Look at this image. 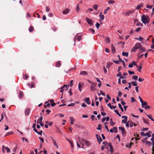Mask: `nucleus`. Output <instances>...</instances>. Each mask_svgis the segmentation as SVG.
<instances>
[{"mask_svg":"<svg viewBox=\"0 0 154 154\" xmlns=\"http://www.w3.org/2000/svg\"><path fill=\"white\" fill-rule=\"evenodd\" d=\"M141 21L143 23L146 24L149 23L150 18L148 15L143 14L141 17Z\"/></svg>","mask_w":154,"mask_h":154,"instance_id":"1","label":"nucleus"},{"mask_svg":"<svg viewBox=\"0 0 154 154\" xmlns=\"http://www.w3.org/2000/svg\"><path fill=\"white\" fill-rule=\"evenodd\" d=\"M142 107L144 108L145 109H149L150 108V106L148 105L146 101H144L143 103H142Z\"/></svg>","mask_w":154,"mask_h":154,"instance_id":"2","label":"nucleus"},{"mask_svg":"<svg viewBox=\"0 0 154 154\" xmlns=\"http://www.w3.org/2000/svg\"><path fill=\"white\" fill-rule=\"evenodd\" d=\"M134 11V10H131L127 11L123 13V14L125 16H129L130 14L133 13Z\"/></svg>","mask_w":154,"mask_h":154,"instance_id":"3","label":"nucleus"},{"mask_svg":"<svg viewBox=\"0 0 154 154\" xmlns=\"http://www.w3.org/2000/svg\"><path fill=\"white\" fill-rule=\"evenodd\" d=\"M103 144L104 145V147L105 148L107 149L109 147V145H110L111 143H109L106 141H104L103 143Z\"/></svg>","mask_w":154,"mask_h":154,"instance_id":"4","label":"nucleus"},{"mask_svg":"<svg viewBox=\"0 0 154 154\" xmlns=\"http://www.w3.org/2000/svg\"><path fill=\"white\" fill-rule=\"evenodd\" d=\"M119 129L121 131L123 135H125L126 134L125 130L124 127H119Z\"/></svg>","mask_w":154,"mask_h":154,"instance_id":"5","label":"nucleus"},{"mask_svg":"<svg viewBox=\"0 0 154 154\" xmlns=\"http://www.w3.org/2000/svg\"><path fill=\"white\" fill-rule=\"evenodd\" d=\"M86 20L89 25H93V22L91 19H89L88 17H87L86 18Z\"/></svg>","mask_w":154,"mask_h":154,"instance_id":"6","label":"nucleus"},{"mask_svg":"<svg viewBox=\"0 0 154 154\" xmlns=\"http://www.w3.org/2000/svg\"><path fill=\"white\" fill-rule=\"evenodd\" d=\"M122 118H124L125 119H122V123H126L127 121L128 120L127 116H123L122 117Z\"/></svg>","mask_w":154,"mask_h":154,"instance_id":"7","label":"nucleus"},{"mask_svg":"<svg viewBox=\"0 0 154 154\" xmlns=\"http://www.w3.org/2000/svg\"><path fill=\"white\" fill-rule=\"evenodd\" d=\"M111 52L112 54H114L116 51V50L115 47L114 46L113 44L111 45Z\"/></svg>","mask_w":154,"mask_h":154,"instance_id":"8","label":"nucleus"},{"mask_svg":"<svg viewBox=\"0 0 154 154\" xmlns=\"http://www.w3.org/2000/svg\"><path fill=\"white\" fill-rule=\"evenodd\" d=\"M90 98L89 97H87L85 98L84 100V101L88 104L90 105L91 103L89 101Z\"/></svg>","mask_w":154,"mask_h":154,"instance_id":"9","label":"nucleus"},{"mask_svg":"<svg viewBox=\"0 0 154 154\" xmlns=\"http://www.w3.org/2000/svg\"><path fill=\"white\" fill-rule=\"evenodd\" d=\"M30 110V109L29 108H28L25 110V113L26 116H28L29 115Z\"/></svg>","mask_w":154,"mask_h":154,"instance_id":"10","label":"nucleus"},{"mask_svg":"<svg viewBox=\"0 0 154 154\" xmlns=\"http://www.w3.org/2000/svg\"><path fill=\"white\" fill-rule=\"evenodd\" d=\"M141 46V44L140 43L138 42L136 43L134 46H135L137 49L140 48Z\"/></svg>","mask_w":154,"mask_h":154,"instance_id":"11","label":"nucleus"},{"mask_svg":"<svg viewBox=\"0 0 154 154\" xmlns=\"http://www.w3.org/2000/svg\"><path fill=\"white\" fill-rule=\"evenodd\" d=\"M51 139L52 141L53 142V143H54V146H56L57 149H58V146L57 145V144L55 141L52 137H51Z\"/></svg>","mask_w":154,"mask_h":154,"instance_id":"12","label":"nucleus"},{"mask_svg":"<svg viewBox=\"0 0 154 154\" xmlns=\"http://www.w3.org/2000/svg\"><path fill=\"white\" fill-rule=\"evenodd\" d=\"M82 140L84 143H85L86 145L88 146L90 145V143L88 141L84 139H82Z\"/></svg>","mask_w":154,"mask_h":154,"instance_id":"13","label":"nucleus"},{"mask_svg":"<svg viewBox=\"0 0 154 154\" xmlns=\"http://www.w3.org/2000/svg\"><path fill=\"white\" fill-rule=\"evenodd\" d=\"M84 85V83H82V85H81V84L80 83H79V90L81 91L82 90V87L83 85Z\"/></svg>","mask_w":154,"mask_h":154,"instance_id":"14","label":"nucleus"},{"mask_svg":"<svg viewBox=\"0 0 154 154\" xmlns=\"http://www.w3.org/2000/svg\"><path fill=\"white\" fill-rule=\"evenodd\" d=\"M61 65V63L60 61L57 62L55 63V66L57 67H59Z\"/></svg>","mask_w":154,"mask_h":154,"instance_id":"15","label":"nucleus"},{"mask_svg":"<svg viewBox=\"0 0 154 154\" xmlns=\"http://www.w3.org/2000/svg\"><path fill=\"white\" fill-rule=\"evenodd\" d=\"M23 96V93L22 91H20L19 94V97L20 98H22Z\"/></svg>","mask_w":154,"mask_h":154,"instance_id":"16","label":"nucleus"},{"mask_svg":"<svg viewBox=\"0 0 154 154\" xmlns=\"http://www.w3.org/2000/svg\"><path fill=\"white\" fill-rule=\"evenodd\" d=\"M143 7V3H141L139 5H138L136 7V9L137 10L140 9L141 8Z\"/></svg>","mask_w":154,"mask_h":154,"instance_id":"17","label":"nucleus"},{"mask_svg":"<svg viewBox=\"0 0 154 154\" xmlns=\"http://www.w3.org/2000/svg\"><path fill=\"white\" fill-rule=\"evenodd\" d=\"M135 39L141 41L142 42L143 41L144 39L141 36H140L139 38L136 37L135 38Z\"/></svg>","mask_w":154,"mask_h":154,"instance_id":"18","label":"nucleus"},{"mask_svg":"<svg viewBox=\"0 0 154 154\" xmlns=\"http://www.w3.org/2000/svg\"><path fill=\"white\" fill-rule=\"evenodd\" d=\"M69 12V10L68 9H66V10L63 11V13L64 14H68Z\"/></svg>","mask_w":154,"mask_h":154,"instance_id":"19","label":"nucleus"},{"mask_svg":"<svg viewBox=\"0 0 154 154\" xmlns=\"http://www.w3.org/2000/svg\"><path fill=\"white\" fill-rule=\"evenodd\" d=\"M130 126L131 127H133L134 125V126H136L137 125L135 124V123L132 122H129Z\"/></svg>","mask_w":154,"mask_h":154,"instance_id":"20","label":"nucleus"},{"mask_svg":"<svg viewBox=\"0 0 154 154\" xmlns=\"http://www.w3.org/2000/svg\"><path fill=\"white\" fill-rule=\"evenodd\" d=\"M80 74L82 75H86L88 74V73L85 71H83L80 72Z\"/></svg>","mask_w":154,"mask_h":154,"instance_id":"21","label":"nucleus"},{"mask_svg":"<svg viewBox=\"0 0 154 154\" xmlns=\"http://www.w3.org/2000/svg\"><path fill=\"white\" fill-rule=\"evenodd\" d=\"M34 28L33 26H31L29 28V32H32L34 30Z\"/></svg>","mask_w":154,"mask_h":154,"instance_id":"22","label":"nucleus"},{"mask_svg":"<svg viewBox=\"0 0 154 154\" xmlns=\"http://www.w3.org/2000/svg\"><path fill=\"white\" fill-rule=\"evenodd\" d=\"M69 86L67 85H64L63 87H62L61 88V89H62L63 88H64V89H65V90H67Z\"/></svg>","mask_w":154,"mask_h":154,"instance_id":"23","label":"nucleus"},{"mask_svg":"<svg viewBox=\"0 0 154 154\" xmlns=\"http://www.w3.org/2000/svg\"><path fill=\"white\" fill-rule=\"evenodd\" d=\"M50 102L51 103V104L52 106H54L56 105L53 100H50Z\"/></svg>","mask_w":154,"mask_h":154,"instance_id":"24","label":"nucleus"},{"mask_svg":"<svg viewBox=\"0 0 154 154\" xmlns=\"http://www.w3.org/2000/svg\"><path fill=\"white\" fill-rule=\"evenodd\" d=\"M140 49L141 51L140 52V53L142 52L143 51H145L146 50V49L145 48L143 47L142 46H141Z\"/></svg>","mask_w":154,"mask_h":154,"instance_id":"25","label":"nucleus"},{"mask_svg":"<svg viewBox=\"0 0 154 154\" xmlns=\"http://www.w3.org/2000/svg\"><path fill=\"white\" fill-rule=\"evenodd\" d=\"M82 36L81 35H78L76 36V39L78 41H80L82 39Z\"/></svg>","mask_w":154,"mask_h":154,"instance_id":"26","label":"nucleus"},{"mask_svg":"<svg viewBox=\"0 0 154 154\" xmlns=\"http://www.w3.org/2000/svg\"><path fill=\"white\" fill-rule=\"evenodd\" d=\"M69 142V143H70L71 145V147L72 148H73V146H74V145H73V142L72 141H71L70 140H69L68 139H66Z\"/></svg>","mask_w":154,"mask_h":154,"instance_id":"27","label":"nucleus"},{"mask_svg":"<svg viewBox=\"0 0 154 154\" xmlns=\"http://www.w3.org/2000/svg\"><path fill=\"white\" fill-rule=\"evenodd\" d=\"M131 83L134 86H137V84L136 81L132 82H131Z\"/></svg>","mask_w":154,"mask_h":154,"instance_id":"28","label":"nucleus"},{"mask_svg":"<svg viewBox=\"0 0 154 154\" xmlns=\"http://www.w3.org/2000/svg\"><path fill=\"white\" fill-rule=\"evenodd\" d=\"M143 122L144 123L147 124H148L149 125V122L148 121V119L147 120L145 118H143Z\"/></svg>","mask_w":154,"mask_h":154,"instance_id":"29","label":"nucleus"},{"mask_svg":"<svg viewBox=\"0 0 154 154\" xmlns=\"http://www.w3.org/2000/svg\"><path fill=\"white\" fill-rule=\"evenodd\" d=\"M42 119L43 117H41L38 119L37 121V123L38 124L39 122H42Z\"/></svg>","mask_w":154,"mask_h":154,"instance_id":"30","label":"nucleus"},{"mask_svg":"<svg viewBox=\"0 0 154 154\" xmlns=\"http://www.w3.org/2000/svg\"><path fill=\"white\" fill-rule=\"evenodd\" d=\"M122 55L123 56L128 57V52H123L122 53Z\"/></svg>","mask_w":154,"mask_h":154,"instance_id":"31","label":"nucleus"},{"mask_svg":"<svg viewBox=\"0 0 154 154\" xmlns=\"http://www.w3.org/2000/svg\"><path fill=\"white\" fill-rule=\"evenodd\" d=\"M105 40L107 43H109L110 42V39L109 37H106Z\"/></svg>","mask_w":154,"mask_h":154,"instance_id":"32","label":"nucleus"},{"mask_svg":"<svg viewBox=\"0 0 154 154\" xmlns=\"http://www.w3.org/2000/svg\"><path fill=\"white\" fill-rule=\"evenodd\" d=\"M23 77L24 80H26L29 78V76L27 74H25L23 75Z\"/></svg>","mask_w":154,"mask_h":154,"instance_id":"33","label":"nucleus"},{"mask_svg":"<svg viewBox=\"0 0 154 154\" xmlns=\"http://www.w3.org/2000/svg\"><path fill=\"white\" fill-rule=\"evenodd\" d=\"M112 63L109 62V63H107V65L106 66V67L107 68H109V67L110 66L112 65Z\"/></svg>","mask_w":154,"mask_h":154,"instance_id":"34","label":"nucleus"},{"mask_svg":"<svg viewBox=\"0 0 154 154\" xmlns=\"http://www.w3.org/2000/svg\"><path fill=\"white\" fill-rule=\"evenodd\" d=\"M138 67V71L139 72H141V69H142V65L141 64H140V65H139V66L137 67Z\"/></svg>","mask_w":154,"mask_h":154,"instance_id":"35","label":"nucleus"},{"mask_svg":"<svg viewBox=\"0 0 154 154\" xmlns=\"http://www.w3.org/2000/svg\"><path fill=\"white\" fill-rule=\"evenodd\" d=\"M110 125H111L113 126H114L115 124V123L112 121V119L111 118L110 120Z\"/></svg>","mask_w":154,"mask_h":154,"instance_id":"36","label":"nucleus"},{"mask_svg":"<svg viewBox=\"0 0 154 154\" xmlns=\"http://www.w3.org/2000/svg\"><path fill=\"white\" fill-rule=\"evenodd\" d=\"M137 49L135 46H134L131 50V52H135Z\"/></svg>","mask_w":154,"mask_h":154,"instance_id":"37","label":"nucleus"},{"mask_svg":"<svg viewBox=\"0 0 154 154\" xmlns=\"http://www.w3.org/2000/svg\"><path fill=\"white\" fill-rule=\"evenodd\" d=\"M89 31L92 32V33L93 34H94L95 33V31L92 28H89L88 29Z\"/></svg>","mask_w":154,"mask_h":154,"instance_id":"38","label":"nucleus"},{"mask_svg":"<svg viewBox=\"0 0 154 154\" xmlns=\"http://www.w3.org/2000/svg\"><path fill=\"white\" fill-rule=\"evenodd\" d=\"M150 131H149L147 133H146V136H147L148 137H149L151 136L150 134L149 133H151Z\"/></svg>","mask_w":154,"mask_h":154,"instance_id":"39","label":"nucleus"},{"mask_svg":"<svg viewBox=\"0 0 154 154\" xmlns=\"http://www.w3.org/2000/svg\"><path fill=\"white\" fill-rule=\"evenodd\" d=\"M110 9V8L109 7H108L106 9H105L104 10V12H103L104 14H106L107 11L108 10H109Z\"/></svg>","mask_w":154,"mask_h":154,"instance_id":"40","label":"nucleus"},{"mask_svg":"<svg viewBox=\"0 0 154 154\" xmlns=\"http://www.w3.org/2000/svg\"><path fill=\"white\" fill-rule=\"evenodd\" d=\"M118 106H119V108L121 109V111L122 112H123L124 109L122 107V106L120 103L118 104Z\"/></svg>","mask_w":154,"mask_h":154,"instance_id":"41","label":"nucleus"},{"mask_svg":"<svg viewBox=\"0 0 154 154\" xmlns=\"http://www.w3.org/2000/svg\"><path fill=\"white\" fill-rule=\"evenodd\" d=\"M109 147L110 149V152L111 153H112L113 151V148L112 146L111 145V144L109 145Z\"/></svg>","mask_w":154,"mask_h":154,"instance_id":"42","label":"nucleus"},{"mask_svg":"<svg viewBox=\"0 0 154 154\" xmlns=\"http://www.w3.org/2000/svg\"><path fill=\"white\" fill-rule=\"evenodd\" d=\"M97 7L98 5L96 4L94 5L93 6L94 9L95 10H97Z\"/></svg>","mask_w":154,"mask_h":154,"instance_id":"43","label":"nucleus"},{"mask_svg":"<svg viewBox=\"0 0 154 154\" xmlns=\"http://www.w3.org/2000/svg\"><path fill=\"white\" fill-rule=\"evenodd\" d=\"M100 26V24L98 22L97 23L95 24V26L97 29L99 28Z\"/></svg>","mask_w":154,"mask_h":154,"instance_id":"44","label":"nucleus"},{"mask_svg":"<svg viewBox=\"0 0 154 154\" xmlns=\"http://www.w3.org/2000/svg\"><path fill=\"white\" fill-rule=\"evenodd\" d=\"M100 17L101 18V19H100V20H103L104 18V17L103 15H100Z\"/></svg>","mask_w":154,"mask_h":154,"instance_id":"45","label":"nucleus"},{"mask_svg":"<svg viewBox=\"0 0 154 154\" xmlns=\"http://www.w3.org/2000/svg\"><path fill=\"white\" fill-rule=\"evenodd\" d=\"M113 129L114 130V132L115 133H116L117 132V128L116 127H113Z\"/></svg>","mask_w":154,"mask_h":154,"instance_id":"46","label":"nucleus"},{"mask_svg":"<svg viewBox=\"0 0 154 154\" xmlns=\"http://www.w3.org/2000/svg\"><path fill=\"white\" fill-rule=\"evenodd\" d=\"M138 97H139V98L140 100V102H141L142 104V103H143L144 102V101L143 100L142 98H141V97L140 96H139Z\"/></svg>","mask_w":154,"mask_h":154,"instance_id":"47","label":"nucleus"},{"mask_svg":"<svg viewBox=\"0 0 154 154\" xmlns=\"http://www.w3.org/2000/svg\"><path fill=\"white\" fill-rule=\"evenodd\" d=\"M115 1L113 0H110L108 2V3L109 4H113L115 3Z\"/></svg>","mask_w":154,"mask_h":154,"instance_id":"48","label":"nucleus"},{"mask_svg":"<svg viewBox=\"0 0 154 154\" xmlns=\"http://www.w3.org/2000/svg\"><path fill=\"white\" fill-rule=\"evenodd\" d=\"M128 72L129 74L131 75L132 74H134V72L133 71H131L130 70H129L128 71Z\"/></svg>","mask_w":154,"mask_h":154,"instance_id":"49","label":"nucleus"},{"mask_svg":"<svg viewBox=\"0 0 154 154\" xmlns=\"http://www.w3.org/2000/svg\"><path fill=\"white\" fill-rule=\"evenodd\" d=\"M99 143H100L102 141V140L100 137L98 138V140H97Z\"/></svg>","mask_w":154,"mask_h":154,"instance_id":"50","label":"nucleus"},{"mask_svg":"<svg viewBox=\"0 0 154 154\" xmlns=\"http://www.w3.org/2000/svg\"><path fill=\"white\" fill-rule=\"evenodd\" d=\"M146 115L148 117L151 119L152 121L153 120V119L152 117V116L151 115H148L146 113Z\"/></svg>","mask_w":154,"mask_h":154,"instance_id":"51","label":"nucleus"},{"mask_svg":"<svg viewBox=\"0 0 154 154\" xmlns=\"http://www.w3.org/2000/svg\"><path fill=\"white\" fill-rule=\"evenodd\" d=\"M101 125L100 124H99L98 125V127L97 128V129L98 130H101Z\"/></svg>","mask_w":154,"mask_h":154,"instance_id":"52","label":"nucleus"},{"mask_svg":"<svg viewBox=\"0 0 154 154\" xmlns=\"http://www.w3.org/2000/svg\"><path fill=\"white\" fill-rule=\"evenodd\" d=\"M79 4H78L77 5V6L76 8V11H77V12H78L79 10Z\"/></svg>","mask_w":154,"mask_h":154,"instance_id":"53","label":"nucleus"},{"mask_svg":"<svg viewBox=\"0 0 154 154\" xmlns=\"http://www.w3.org/2000/svg\"><path fill=\"white\" fill-rule=\"evenodd\" d=\"M5 149L7 150V152L8 153L10 151V149L7 147H5Z\"/></svg>","mask_w":154,"mask_h":154,"instance_id":"54","label":"nucleus"},{"mask_svg":"<svg viewBox=\"0 0 154 154\" xmlns=\"http://www.w3.org/2000/svg\"><path fill=\"white\" fill-rule=\"evenodd\" d=\"M138 76L136 75H133L132 76V79L137 80L138 78Z\"/></svg>","mask_w":154,"mask_h":154,"instance_id":"55","label":"nucleus"},{"mask_svg":"<svg viewBox=\"0 0 154 154\" xmlns=\"http://www.w3.org/2000/svg\"><path fill=\"white\" fill-rule=\"evenodd\" d=\"M73 82V80H72L70 81V82L69 84V85L70 87H72V85H73V84L72 83Z\"/></svg>","mask_w":154,"mask_h":154,"instance_id":"56","label":"nucleus"},{"mask_svg":"<svg viewBox=\"0 0 154 154\" xmlns=\"http://www.w3.org/2000/svg\"><path fill=\"white\" fill-rule=\"evenodd\" d=\"M146 144H148L149 145H150L152 144L151 142L149 141H146Z\"/></svg>","mask_w":154,"mask_h":154,"instance_id":"57","label":"nucleus"},{"mask_svg":"<svg viewBox=\"0 0 154 154\" xmlns=\"http://www.w3.org/2000/svg\"><path fill=\"white\" fill-rule=\"evenodd\" d=\"M132 63L134 65L136 66L137 67H138V65L136 63L135 61H132Z\"/></svg>","mask_w":154,"mask_h":154,"instance_id":"58","label":"nucleus"},{"mask_svg":"<svg viewBox=\"0 0 154 154\" xmlns=\"http://www.w3.org/2000/svg\"><path fill=\"white\" fill-rule=\"evenodd\" d=\"M153 5H147L146 7V8H149L150 9H151L153 7Z\"/></svg>","mask_w":154,"mask_h":154,"instance_id":"59","label":"nucleus"},{"mask_svg":"<svg viewBox=\"0 0 154 154\" xmlns=\"http://www.w3.org/2000/svg\"><path fill=\"white\" fill-rule=\"evenodd\" d=\"M141 29V28L138 27L136 29L135 31L136 32H138L139 31H140Z\"/></svg>","mask_w":154,"mask_h":154,"instance_id":"60","label":"nucleus"},{"mask_svg":"<svg viewBox=\"0 0 154 154\" xmlns=\"http://www.w3.org/2000/svg\"><path fill=\"white\" fill-rule=\"evenodd\" d=\"M75 105V104L74 103H72L68 105V106H74Z\"/></svg>","mask_w":154,"mask_h":154,"instance_id":"61","label":"nucleus"},{"mask_svg":"<svg viewBox=\"0 0 154 154\" xmlns=\"http://www.w3.org/2000/svg\"><path fill=\"white\" fill-rule=\"evenodd\" d=\"M138 80L140 82H142L144 80V79H142L141 78L139 77L138 79Z\"/></svg>","mask_w":154,"mask_h":154,"instance_id":"62","label":"nucleus"},{"mask_svg":"<svg viewBox=\"0 0 154 154\" xmlns=\"http://www.w3.org/2000/svg\"><path fill=\"white\" fill-rule=\"evenodd\" d=\"M35 85V84L33 82L31 83L30 88H32L33 87H35L34 86Z\"/></svg>","mask_w":154,"mask_h":154,"instance_id":"63","label":"nucleus"},{"mask_svg":"<svg viewBox=\"0 0 154 154\" xmlns=\"http://www.w3.org/2000/svg\"><path fill=\"white\" fill-rule=\"evenodd\" d=\"M39 139H40V140L42 142V143L44 141V139L43 138L41 137H39Z\"/></svg>","mask_w":154,"mask_h":154,"instance_id":"64","label":"nucleus"}]
</instances>
